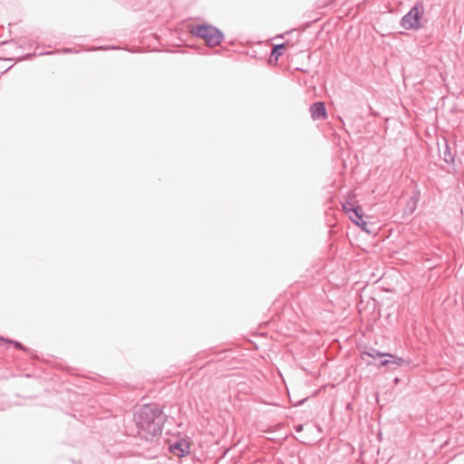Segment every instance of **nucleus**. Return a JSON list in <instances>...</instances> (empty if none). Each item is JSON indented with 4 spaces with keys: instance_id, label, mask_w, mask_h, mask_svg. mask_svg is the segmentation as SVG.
<instances>
[{
    "instance_id": "f257e3e1",
    "label": "nucleus",
    "mask_w": 464,
    "mask_h": 464,
    "mask_svg": "<svg viewBox=\"0 0 464 464\" xmlns=\"http://www.w3.org/2000/svg\"><path fill=\"white\" fill-rule=\"evenodd\" d=\"M138 433L146 440L160 436L165 422L162 409L157 403H149L140 407L133 415Z\"/></svg>"
},
{
    "instance_id": "f03ea898",
    "label": "nucleus",
    "mask_w": 464,
    "mask_h": 464,
    "mask_svg": "<svg viewBox=\"0 0 464 464\" xmlns=\"http://www.w3.org/2000/svg\"><path fill=\"white\" fill-rule=\"evenodd\" d=\"M189 32L193 36L203 39L208 47L218 46L224 40L223 32L208 24L193 25Z\"/></svg>"
},
{
    "instance_id": "7ed1b4c3",
    "label": "nucleus",
    "mask_w": 464,
    "mask_h": 464,
    "mask_svg": "<svg viewBox=\"0 0 464 464\" xmlns=\"http://www.w3.org/2000/svg\"><path fill=\"white\" fill-rule=\"evenodd\" d=\"M353 195L349 194L344 201L342 203L343 209L349 216V218L353 223L361 227L364 231L367 230V222L363 220L362 209L359 205L353 202Z\"/></svg>"
},
{
    "instance_id": "20e7f679",
    "label": "nucleus",
    "mask_w": 464,
    "mask_h": 464,
    "mask_svg": "<svg viewBox=\"0 0 464 464\" xmlns=\"http://www.w3.org/2000/svg\"><path fill=\"white\" fill-rule=\"evenodd\" d=\"M424 14L421 4H416L411 10L401 17L400 25L405 30H418L420 26V18Z\"/></svg>"
},
{
    "instance_id": "39448f33",
    "label": "nucleus",
    "mask_w": 464,
    "mask_h": 464,
    "mask_svg": "<svg viewBox=\"0 0 464 464\" xmlns=\"http://www.w3.org/2000/svg\"><path fill=\"white\" fill-rule=\"evenodd\" d=\"M384 357H389L390 359L382 360L380 363L376 365L378 368L386 366L390 370H395L397 367L401 366L405 362L403 358L392 353H386Z\"/></svg>"
},
{
    "instance_id": "423d86ee",
    "label": "nucleus",
    "mask_w": 464,
    "mask_h": 464,
    "mask_svg": "<svg viewBox=\"0 0 464 464\" xmlns=\"http://www.w3.org/2000/svg\"><path fill=\"white\" fill-rule=\"evenodd\" d=\"M311 117L314 121L325 119L326 110L323 102H316L310 106Z\"/></svg>"
},
{
    "instance_id": "0eeeda50",
    "label": "nucleus",
    "mask_w": 464,
    "mask_h": 464,
    "mask_svg": "<svg viewBox=\"0 0 464 464\" xmlns=\"http://www.w3.org/2000/svg\"><path fill=\"white\" fill-rule=\"evenodd\" d=\"M386 355V353H382L376 350L375 348H370L367 351L362 352L361 358L363 360L367 365H372L373 362L369 360L368 358L375 359V358H382Z\"/></svg>"
},
{
    "instance_id": "6e6552de",
    "label": "nucleus",
    "mask_w": 464,
    "mask_h": 464,
    "mask_svg": "<svg viewBox=\"0 0 464 464\" xmlns=\"http://www.w3.org/2000/svg\"><path fill=\"white\" fill-rule=\"evenodd\" d=\"M188 448L189 446L185 442H176L169 447V450L179 457H183L188 454Z\"/></svg>"
},
{
    "instance_id": "1a4fd4ad",
    "label": "nucleus",
    "mask_w": 464,
    "mask_h": 464,
    "mask_svg": "<svg viewBox=\"0 0 464 464\" xmlns=\"http://www.w3.org/2000/svg\"><path fill=\"white\" fill-rule=\"evenodd\" d=\"M442 159L447 163H453L455 159L454 150L449 146L447 141L444 142L443 150L441 152Z\"/></svg>"
},
{
    "instance_id": "9d476101",
    "label": "nucleus",
    "mask_w": 464,
    "mask_h": 464,
    "mask_svg": "<svg viewBox=\"0 0 464 464\" xmlns=\"http://www.w3.org/2000/svg\"><path fill=\"white\" fill-rule=\"evenodd\" d=\"M417 202L418 198L416 197H411L406 204L405 212L408 214H412L417 208Z\"/></svg>"
},
{
    "instance_id": "9b49d317",
    "label": "nucleus",
    "mask_w": 464,
    "mask_h": 464,
    "mask_svg": "<svg viewBox=\"0 0 464 464\" xmlns=\"http://www.w3.org/2000/svg\"><path fill=\"white\" fill-rule=\"evenodd\" d=\"M285 44H276L273 47L271 52V56H275L277 60L280 55H282V49H284Z\"/></svg>"
},
{
    "instance_id": "f8f14e48",
    "label": "nucleus",
    "mask_w": 464,
    "mask_h": 464,
    "mask_svg": "<svg viewBox=\"0 0 464 464\" xmlns=\"http://www.w3.org/2000/svg\"><path fill=\"white\" fill-rule=\"evenodd\" d=\"M6 343H12L14 345L15 348L19 349V350H22V351H25V347L19 342L17 341H14V340H10L9 339V342H7Z\"/></svg>"
},
{
    "instance_id": "ddd939ff",
    "label": "nucleus",
    "mask_w": 464,
    "mask_h": 464,
    "mask_svg": "<svg viewBox=\"0 0 464 464\" xmlns=\"http://www.w3.org/2000/svg\"><path fill=\"white\" fill-rule=\"evenodd\" d=\"M9 342V339L0 336V345Z\"/></svg>"
},
{
    "instance_id": "4468645a",
    "label": "nucleus",
    "mask_w": 464,
    "mask_h": 464,
    "mask_svg": "<svg viewBox=\"0 0 464 464\" xmlns=\"http://www.w3.org/2000/svg\"><path fill=\"white\" fill-rule=\"evenodd\" d=\"M63 53H72V49L65 48L63 49Z\"/></svg>"
},
{
    "instance_id": "2eb2a0df",
    "label": "nucleus",
    "mask_w": 464,
    "mask_h": 464,
    "mask_svg": "<svg viewBox=\"0 0 464 464\" xmlns=\"http://www.w3.org/2000/svg\"><path fill=\"white\" fill-rule=\"evenodd\" d=\"M296 430H302V426L297 427V429H296Z\"/></svg>"
}]
</instances>
